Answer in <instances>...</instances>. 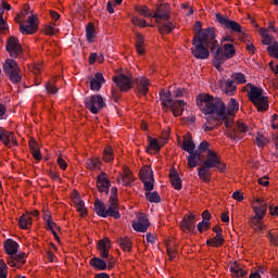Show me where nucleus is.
<instances>
[{"mask_svg":"<svg viewBox=\"0 0 278 278\" xmlns=\"http://www.w3.org/2000/svg\"><path fill=\"white\" fill-rule=\"evenodd\" d=\"M197 105L200 108L202 114H216L219 117L220 124L224 122V125L227 129L233 127V122H229L227 114V105L220 98H214L210 94H200L197 98Z\"/></svg>","mask_w":278,"mask_h":278,"instance_id":"1","label":"nucleus"},{"mask_svg":"<svg viewBox=\"0 0 278 278\" xmlns=\"http://www.w3.org/2000/svg\"><path fill=\"white\" fill-rule=\"evenodd\" d=\"M113 81L121 92L131 90L135 84V90L138 97H147V94H149V79L144 77L134 79V76L130 74H118L113 77Z\"/></svg>","mask_w":278,"mask_h":278,"instance_id":"2","label":"nucleus"},{"mask_svg":"<svg viewBox=\"0 0 278 278\" xmlns=\"http://www.w3.org/2000/svg\"><path fill=\"white\" fill-rule=\"evenodd\" d=\"M201 166L198 168V177L204 184H210L212 181V168H216L219 173H225L227 170V164L220 161V156L213 151L208 150L206 153V159L200 161Z\"/></svg>","mask_w":278,"mask_h":278,"instance_id":"3","label":"nucleus"},{"mask_svg":"<svg viewBox=\"0 0 278 278\" xmlns=\"http://www.w3.org/2000/svg\"><path fill=\"white\" fill-rule=\"evenodd\" d=\"M191 53L195 60H207L210 51L212 53V49L218 47V40L216 38L203 39V37H193Z\"/></svg>","mask_w":278,"mask_h":278,"instance_id":"4","label":"nucleus"},{"mask_svg":"<svg viewBox=\"0 0 278 278\" xmlns=\"http://www.w3.org/2000/svg\"><path fill=\"white\" fill-rule=\"evenodd\" d=\"M15 23H18L21 34L29 36L36 33V13L29 5H24L23 11L15 16Z\"/></svg>","mask_w":278,"mask_h":278,"instance_id":"5","label":"nucleus"},{"mask_svg":"<svg viewBox=\"0 0 278 278\" xmlns=\"http://www.w3.org/2000/svg\"><path fill=\"white\" fill-rule=\"evenodd\" d=\"M247 88H250L248 91V97L253 105L257 109V112H268L270 102H268V96H263L264 89L255 87L251 83L247 85Z\"/></svg>","mask_w":278,"mask_h":278,"instance_id":"6","label":"nucleus"},{"mask_svg":"<svg viewBox=\"0 0 278 278\" xmlns=\"http://www.w3.org/2000/svg\"><path fill=\"white\" fill-rule=\"evenodd\" d=\"M4 251L9 255L7 262L12 268H21L25 264V253L18 252V243L12 239L4 241Z\"/></svg>","mask_w":278,"mask_h":278,"instance_id":"7","label":"nucleus"},{"mask_svg":"<svg viewBox=\"0 0 278 278\" xmlns=\"http://www.w3.org/2000/svg\"><path fill=\"white\" fill-rule=\"evenodd\" d=\"M94 212L97 216H100V218H108L110 216L111 218H115V220H118L121 218V212L118 211V201H110L109 200V206H105V203L101 201L99 198L94 201Z\"/></svg>","mask_w":278,"mask_h":278,"instance_id":"8","label":"nucleus"},{"mask_svg":"<svg viewBox=\"0 0 278 278\" xmlns=\"http://www.w3.org/2000/svg\"><path fill=\"white\" fill-rule=\"evenodd\" d=\"M210 151V142L202 141L198 149L195 150L194 154L187 156V166L189 168H197L203 162V153H207Z\"/></svg>","mask_w":278,"mask_h":278,"instance_id":"9","label":"nucleus"},{"mask_svg":"<svg viewBox=\"0 0 278 278\" xmlns=\"http://www.w3.org/2000/svg\"><path fill=\"white\" fill-rule=\"evenodd\" d=\"M85 108L91 112V114H99L106 103L101 94L88 96L84 99Z\"/></svg>","mask_w":278,"mask_h":278,"instance_id":"10","label":"nucleus"},{"mask_svg":"<svg viewBox=\"0 0 278 278\" xmlns=\"http://www.w3.org/2000/svg\"><path fill=\"white\" fill-rule=\"evenodd\" d=\"M4 73L9 76L13 84H20L23 76H21V70L18 68V63L12 59H8L4 63Z\"/></svg>","mask_w":278,"mask_h":278,"instance_id":"11","label":"nucleus"},{"mask_svg":"<svg viewBox=\"0 0 278 278\" xmlns=\"http://www.w3.org/2000/svg\"><path fill=\"white\" fill-rule=\"evenodd\" d=\"M216 21L224 29H228V31H233L235 34H242V26L226 15L216 13Z\"/></svg>","mask_w":278,"mask_h":278,"instance_id":"12","label":"nucleus"},{"mask_svg":"<svg viewBox=\"0 0 278 278\" xmlns=\"http://www.w3.org/2000/svg\"><path fill=\"white\" fill-rule=\"evenodd\" d=\"M136 11L141 14V16L148 17V18H155L156 23H160L161 21H168L170 18V15H168L167 12H162L161 9L157 10L154 14L149 12V7H137Z\"/></svg>","mask_w":278,"mask_h":278,"instance_id":"13","label":"nucleus"},{"mask_svg":"<svg viewBox=\"0 0 278 278\" xmlns=\"http://www.w3.org/2000/svg\"><path fill=\"white\" fill-rule=\"evenodd\" d=\"M212 51L226 61L231 60L236 55V47L232 43H225L222 47L217 41V47L212 48Z\"/></svg>","mask_w":278,"mask_h":278,"instance_id":"14","label":"nucleus"},{"mask_svg":"<svg viewBox=\"0 0 278 278\" xmlns=\"http://www.w3.org/2000/svg\"><path fill=\"white\" fill-rule=\"evenodd\" d=\"M193 29L195 31L194 38H207L208 40H212V38H216V28H202V24L199 21L195 22Z\"/></svg>","mask_w":278,"mask_h":278,"instance_id":"15","label":"nucleus"},{"mask_svg":"<svg viewBox=\"0 0 278 278\" xmlns=\"http://www.w3.org/2000/svg\"><path fill=\"white\" fill-rule=\"evenodd\" d=\"M149 227H151V223L143 213H140L137 216V220L132 222V229L139 233H147V231H149Z\"/></svg>","mask_w":278,"mask_h":278,"instance_id":"16","label":"nucleus"},{"mask_svg":"<svg viewBox=\"0 0 278 278\" xmlns=\"http://www.w3.org/2000/svg\"><path fill=\"white\" fill-rule=\"evenodd\" d=\"M247 131H249V126H247L244 123H238L228 134V137L235 142H238L244 138V134H247Z\"/></svg>","mask_w":278,"mask_h":278,"instance_id":"17","label":"nucleus"},{"mask_svg":"<svg viewBox=\"0 0 278 278\" xmlns=\"http://www.w3.org/2000/svg\"><path fill=\"white\" fill-rule=\"evenodd\" d=\"M7 51L10 53L11 58H18L23 53V46L18 42L15 37H10L7 42Z\"/></svg>","mask_w":278,"mask_h":278,"instance_id":"18","label":"nucleus"},{"mask_svg":"<svg viewBox=\"0 0 278 278\" xmlns=\"http://www.w3.org/2000/svg\"><path fill=\"white\" fill-rule=\"evenodd\" d=\"M112 186V182L108 178V174L104 172H101L100 175L97 177V188L99 192L106 194H110V187Z\"/></svg>","mask_w":278,"mask_h":278,"instance_id":"19","label":"nucleus"},{"mask_svg":"<svg viewBox=\"0 0 278 278\" xmlns=\"http://www.w3.org/2000/svg\"><path fill=\"white\" fill-rule=\"evenodd\" d=\"M197 220V216L189 214L184 217L180 223V229L182 231H189V233H194V225Z\"/></svg>","mask_w":278,"mask_h":278,"instance_id":"20","label":"nucleus"},{"mask_svg":"<svg viewBox=\"0 0 278 278\" xmlns=\"http://www.w3.org/2000/svg\"><path fill=\"white\" fill-rule=\"evenodd\" d=\"M112 247V243L110 242V239H103L98 242V249L100 251V257L102 260H108L109 262L112 260V256L110 258V249Z\"/></svg>","mask_w":278,"mask_h":278,"instance_id":"21","label":"nucleus"},{"mask_svg":"<svg viewBox=\"0 0 278 278\" xmlns=\"http://www.w3.org/2000/svg\"><path fill=\"white\" fill-rule=\"evenodd\" d=\"M267 212H268V205L266 204V201L262 199H257L256 206H254V213H255L254 217L263 220Z\"/></svg>","mask_w":278,"mask_h":278,"instance_id":"22","label":"nucleus"},{"mask_svg":"<svg viewBox=\"0 0 278 278\" xmlns=\"http://www.w3.org/2000/svg\"><path fill=\"white\" fill-rule=\"evenodd\" d=\"M213 114L215 113H208L206 116V124H203L202 126L204 131H214V129L220 125V119H218V117L214 116Z\"/></svg>","mask_w":278,"mask_h":278,"instance_id":"23","label":"nucleus"},{"mask_svg":"<svg viewBox=\"0 0 278 278\" xmlns=\"http://www.w3.org/2000/svg\"><path fill=\"white\" fill-rule=\"evenodd\" d=\"M168 108L173 112V115L178 117L184 114V110H186V102L184 100H174L172 105Z\"/></svg>","mask_w":278,"mask_h":278,"instance_id":"24","label":"nucleus"},{"mask_svg":"<svg viewBox=\"0 0 278 278\" xmlns=\"http://www.w3.org/2000/svg\"><path fill=\"white\" fill-rule=\"evenodd\" d=\"M0 142H3L5 147H12L16 142V139L14 138V134L0 128Z\"/></svg>","mask_w":278,"mask_h":278,"instance_id":"25","label":"nucleus"},{"mask_svg":"<svg viewBox=\"0 0 278 278\" xmlns=\"http://www.w3.org/2000/svg\"><path fill=\"white\" fill-rule=\"evenodd\" d=\"M105 84V78L102 73H97L93 78L90 80V89L99 92L101 90V86Z\"/></svg>","mask_w":278,"mask_h":278,"instance_id":"26","label":"nucleus"},{"mask_svg":"<svg viewBox=\"0 0 278 278\" xmlns=\"http://www.w3.org/2000/svg\"><path fill=\"white\" fill-rule=\"evenodd\" d=\"M89 264L94 268V270H106L108 268V262L97 256L90 258Z\"/></svg>","mask_w":278,"mask_h":278,"instance_id":"27","label":"nucleus"},{"mask_svg":"<svg viewBox=\"0 0 278 278\" xmlns=\"http://www.w3.org/2000/svg\"><path fill=\"white\" fill-rule=\"evenodd\" d=\"M169 180L173 188H175V190H181L182 188L181 178L179 177V173H177L176 169H170Z\"/></svg>","mask_w":278,"mask_h":278,"instance_id":"28","label":"nucleus"},{"mask_svg":"<svg viewBox=\"0 0 278 278\" xmlns=\"http://www.w3.org/2000/svg\"><path fill=\"white\" fill-rule=\"evenodd\" d=\"M197 146L194 144V141H192V138L186 139L181 144V150L189 153V155H194Z\"/></svg>","mask_w":278,"mask_h":278,"instance_id":"29","label":"nucleus"},{"mask_svg":"<svg viewBox=\"0 0 278 278\" xmlns=\"http://www.w3.org/2000/svg\"><path fill=\"white\" fill-rule=\"evenodd\" d=\"M139 179H141V181H149L155 179L153 177V169H151V167L141 168L139 172Z\"/></svg>","mask_w":278,"mask_h":278,"instance_id":"30","label":"nucleus"},{"mask_svg":"<svg viewBox=\"0 0 278 278\" xmlns=\"http://www.w3.org/2000/svg\"><path fill=\"white\" fill-rule=\"evenodd\" d=\"M160 99H161V104L163 108H168L172 105V103L175 101L173 98H170V91H164L162 90L160 92Z\"/></svg>","mask_w":278,"mask_h":278,"instance_id":"31","label":"nucleus"},{"mask_svg":"<svg viewBox=\"0 0 278 278\" xmlns=\"http://www.w3.org/2000/svg\"><path fill=\"white\" fill-rule=\"evenodd\" d=\"M223 244H225V238L223 237V235H216L215 237L206 241L207 247L218 248V247H223Z\"/></svg>","mask_w":278,"mask_h":278,"instance_id":"32","label":"nucleus"},{"mask_svg":"<svg viewBox=\"0 0 278 278\" xmlns=\"http://www.w3.org/2000/svg\"><path fill=\"white\" fill-rule=\"evenodd\" d=\"M121 249H123L126 253L131 252L132 249V243H131V239H129V237H122L117 240Z\"/></svg>","mask_w":278,"mask_h":278,"instance_id":"33","label":"nucleus"},{"mask_svg":"<svg viewBox=\"0 0 278 278\" xmlns=\"http://www.w3.org/2000/svg\"><path fill=\"white\" fill-rule=\"evenodd\" d=\"M136 49L139 55H144V36L140 34L136 36Z\"/></svg>","mask_w":278,"mask_h":278,"instance_id":"34","label":"nucleus"},{"mask_svg":"<svg viewBox=\"0 0 278 278\" xmlns=\"http://www.w3.org/2000/svg\"><path fill=\"white\" fill-rule=\"evenodd\" d=\"M249 225L255 231H264V224H262V219H258L255 216L250 218Z\"/></svg>","mask_w":278,"mask_h":278,"instance_id":"35","label":"nucleus"},{"mask_svg":"<svg viewBox=\"0 0 278 278\" xmlns=\"http://www.w3.org/2000/svg\"><path fill=\"white\" fill-rule=\"evenodd\" d=\"M18 226L21 229H29V227H31V215H22L18 220Z\"/></svg>","mask_w":278,"mask_h":278,"instance_id":"36","label":"nucleus"},{"mask_svg":"<svg viewBox=\"0 0 278 278\" xmlns=\"http://www.w3.org/2000/svg\"><path fill=\"white\" fill-rule=\"evenodd\" d=\"M122 177L123 186H131V184H134L135 181L134 175L129 169H124V174Z\"/></svg>","mask_w":278,"mask_h":278,"instance_id":"37","label":"nucleus"},{"mask_svg":"<svg viewBox=\"0 0 278 278\" xmlns=\"http://www.w3.org/2000/svg\"><path fill=\"white\" fill-rule=\"evenodd\" d=\"M146 199H147V201H149V203H161L162 202V198L160 197V193H157V191L146 192Z\"/></svg>","mask_w":278,"mask_h":278,"instance_id":"38","label":"nucleus"},{"mask_svg":"<svg viewBox=\"0 0 278 278\" xmlns=\"http://www.w3.org/2000/svg\"><path fill=\"white\" fill-rule=\"evenodd\" d=\"M212 55L214 67L217 71H220V66H223V64H225V62L227 61L225 59H222L220 54L215 53L214 50H212Z\"/></svg>","mask_w":278,"mask_h":278,"instance_id":"39","label":"nucleus"},{"mask_svg":"<svg viewBox=\"0 0 278 278\" xmlns=\"http://www.w3.org/2000/svg\"><path fill=\"white\" fill-rule=\"evenodd\" d=\"M238 110H240V103H238L236 101V99L231 98L230 102L228 104V110L226 111V113L231 116V114H236V112H238Z\"/></svg>","mask_w":278,"mask_h":278,"instance_id":"40","label":"nucleus"},{"mask_svg":"<svg viewBox=\"0 0 278 278\" xmlns=\"http://www.w3.org/2000/svg\"><path fill=\"white\" fill-rule=\"evenodd\" d=\"M235 80L232 79H228V80H224L223 83H220V86H224L226 88H229V91H226L228 97H233L235 92H236V85Z\"/></svg>","mask_w":278,"mask_h":278,"instance_id":"41","label":"nucleus"},{"mask_svg":"<svg viewBox=\"0 0 278 278\" xmlns=\"http://www.w3.org/2000/svg\"><path fill=\"white\" fill-rule=\"evenodd\" d=\"M97 31L94 30V24L92 23H89L87 26H86V38L88 40V42H92V39L96 38V35Z\"/></svg>","mask_w":278,"mask_h":278,"instance_id":"42","label":"nucleus"},{"mask_svg":"<svg viewBox=\"0 0 278 278\" xmlns=\"http://www.w3.org/2000/svg\"><path fill=\"white\" fill-rule=\"evenodd\" d=\"M86 166L89 168V170H94V168H99V166H101V160L97 157L87 159Z\"/></svg>","mask_w":278,"mask_h":278,"instance_id":"43","label":"nucleus"},{"mask_svg":"<svg viewBox=\"0 0 278 278\" xmlns=\"http://www.w3.org/2000/svg\"><path fill=\"white\" fill-rule=\"evenodd\" d=\"M42 73H45V65H42V63H36V86H40V81H42V77H40V75H42Z\"/></svg>","mask_w":278,"mask_h":278,"instance_id":"44","label":"nucleus"},{"mask_svg":"<svg viewBox=\"0 0 278 278\" xmlns=\"http://www.w3.org/2000/svg\"><path fill=\"white\" fill-rule=\"evenodd\" d=\"M173 29H175V24L172 23V22H167L165 24H162L159 27L160 34H170V31H173Z\"/></svg>","mask_w":278,"mask_h":278,"instance_id":"45","label":"nucleus"},{"mask_svg":"<svg viewBox=\"0 0 278 278\" xmlns=\"http://www.w3.org/2000/svg\"><path fill=\"white\" fill-rule=\"evenodd\" d=\"M104 162H112L114 160V150L112 147H106L103 152Z\"/></svg>","mask_w":278,"mask_h":278,"instance_id":"46","label":"nucleus"},{"mask_svg":"<svg viewBox=\"0 0 278 278\" xmlns=\"http://www.w3.org/2000/svg\"><path fill=\"white\" fill-rule=\"evenodd\" d=\"M230 271L232 273V277H245L247 276V270L238 267V266H231Z\"/></svg>","mask_w":278,"mask_h":278,"instance_id":"47","label":"nucleus"},{"mask_svg":"<svg viewBox=\"0 0 278 278\" xmlns=\"http://www.w3.org/2000/svg\"><path fill=\"white\" fill-rule=\"evenodd\" d=\"M150 143L148 146L147 151H149V149H153L155 151V153H160L162 146H160V142L157 141V139H153V138H149Z\"/></svg>","mask_w":278,"mask_h":278,"instance_id":"48","label":"nucleus"},{"mask_svg":"<svg viewBox=\"0 0 278 278\" xmlns=\"http://www.w3.org/2000/svg\"><path fill=\"white\" fill-rule=\"evenodd\" d=\"M45 220L47 222L49 231L53 232V231L60 229V228L58 227V224H55V223L53 222V219H51V216H49V215L46 214V215H45Z\"/></svg>","mask_w":278,"mask_h":278,"instance_id":"49","label":"nucleus"},{"mask_svg":"<svg viewBox=\"0 0 278 278\" xmlns=\"http://www.w3.org/2000/svg\"><path fill=\"white\" fill-rule=\"evenodd\" d=\"M231 79L237 81V84H247V76L242 73H232Z\"/></svg>","mask_w":278,"mask_h":278,"instance_id":"50","label":"nucleus"},{"mask_svg":"<svg viewBox=\"0 0 278 278\" xmlns=\"http://www.w3.org/2000/svg\"><path fill=\"white\" fill-rule=\"evenodd\" d=\"M77 212H79L81 214V216H84V214H86V204L84 203V200H80L79 198H77L74 201Z\"/></svg>","mask_w":278,"mask_h":278,"instance_id":"51","label":"nucleus"},{"mask_svg":"<svg viewBox=\"0 0 278 278\" xmlns=\"http://www.w3.org/2000/svg\"><path fill=\"white\" fill-rule=\"evenodd\" d=\"M0 278H8V265L3 260H0Z\"/></svg>","mask_w":278,"mask_h":278,"instance_id":"52","label":"nucleus"},{"mask_svg":"<svg viewBox=\"0 0 278 278\" xmlns=\"http://www.w3.org/2000/svg\"><path fill=\"white\" fill-rule=\"evenodd\" d=\"M142 184L146 192H151L154 188L153 184H155V178H152V180H143Z\"/></svg>","mask_w":278,"mask_h":278,"instance_id":"53","label":"nucleus"},{"mask_svg":"<svg viewBox=\"0 0 278 278\" xmlns=\"http://www.w3.org/2000/svg\"><path fill=\"white\" fill-rule=\"evenodd\" d=\"M267 238H268L270 244H273L274 247H278V235L277 233H273L271 231H268Z\"/></svg>","mask_w":278,"mask_h":278,"instance_id":"54","label":"nucleus"},{"mask_svg":"<svg viewBox=\"0 0 278 278\" xmlns=\"http://www.w3.org/2000/svg\"><path fill=\"white\" fill-rule=\"evenodd\" d=\"M197 227H198V231L200 233H203V229H205V231L210 229V222L202 220L198 224Z\"/></svg>","mask_w":278,"mask_h":278,"instance_id":"55","label":"nucleus"},{"mask_svg":"<svg viewBox=\"0 0 278 278\" xmlns=\"http://www.w3.org/2000/svg\"><path fill=\"white\" fill-rule=\"evenodd\" d=\"M109 201H118V188L116 187L111 188V195L109 198Z\"/></svg>","mask_w":278,"mask_h":278,"instance_id":"56","label":"nucleus"},{"mask_svg":"<svg viewBox=\"0 0 278 278\" xmlns=\"http://www.w3.org/2000/svg\"><path fill=\"white\" fill-rule=\"evenodd\" d=\"M8 29V22L3 18V11H0V31Z\"/></svg>","mask_w":278,"mask_h":278,"instance_id":"57","label":"nucleus"},{"mask_svg":"<svg viewBox=\"0 0 278 278\" xmlns=\"http://www.w3.org/2000/svg\"><path fill=\"white\" fill-rule=\"evenodd\" d=\"M46 90L47 92H49L50 94H55V92H58V87H55L53 84L48 83L46 85Z\"/></svg>","mask_w":278,"mask_h":278,"instance_id":"58","label":"nucleus"},{"mask_svg":"<svg viewBox=\"0 0 278 278\" xmlns=\"http://www.w3.org/2000/svg\"><path fill=\"white\" fill-rule=\"evenodd\" d=\"M132 23L138 27H147V21L140 20L138 17H132Z\"/></svg>","mask_w":278,"mask_h":278,"instance_id":"59","label":"nucleus"},{"mask_svg":"<svg viewBox=\"0 0 278 278\" xmlns=\"http://www.w3.org/2000/svg\"><path fill=\"white\" fill-rule=\"evenodd\" d=\"M56 162L62 170H66L68 165L66 164V161L62 159V156H58Z\"/></svg>","mask_w":278,"mask_h":278,"instance_id":"60","label":"nucleus"},{"mask_svg":"<svg viewBox=\"0 0 278 278\" xmlns=\"http://www.w3.org/2000/svg\"><path fill=\"white\" fill-rule=\"evenodd\" d=\"M184 94H186V89H184V88H178V89L174 90V97H176V99H181V97H184Z\"/></svg>","mask_w":278,"mask_h":278,"instance_id":"61","label":"nucleus"},{"mask_svg":"<svg viewBox=\"0 0 278 278\" xmlns=\"http://www.w3.org/2000/svg\"><path fill=\"white\" fill-rule=\"evenodd\" d=\"M265 142H266V138H264V136L257 135L256 137L257 147H264Z\"/></svg>","mask_w":278,"mask_h":278,"instance_id":"62","label":"nucleus"},{"mask_svg":"<svg viewBox=\"0 0 278 278\" xmlns=\"http://www.w3.org/2000/svg\"><path fill=\"white\" fill-rule=\"evenodd\" d=\"M232 199H235V201H243L244 195H242V193L240 191H235L232 193Z\"/></svg>","mask_w":278,"mask_h":278,"instance_id":"63","label":"nucleus"},{"mask_svg":"<svg viewBox=\"0 0 278 278\" xmlns=\"http://www.w3.org/2000/svg\"><path fill=\"white\" fill-rule=\"evenodd\" d=\"M202 220L206 222V223H210V220L212 219V214L210 213V211H204L202 213Z\"/></svg>","mask_w":278,"mask_h":278,"instance_id":"64","label":"nucleus"}]
</instances>
